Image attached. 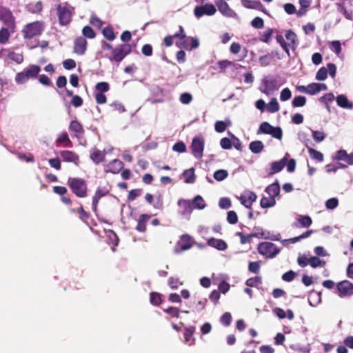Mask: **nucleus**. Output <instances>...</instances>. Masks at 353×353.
Returning <instances> with one entry per match:
<instances>
[{"label": "nucleus", "instance_id": "nucleus-29", "mask_svg": "<svg viewBox=\"0 0 353 353\" xmlns=\"http://www.w3.org/2000/svg\"><path fill=\"white\" fill-rule=\"evenodd\" d=\"M256 234H258L257 238L260 239H269L271 241H280L281 239V234L280 233H276L275 234H272L270 231L264 230L262 232H256Z\"/></svg>", "mask_w": 353, "mask_h": 353}, {"label": "nucleus", "instance_id": "nucleus-20", "mask_svg": "<svg viewBox=\"0 0 353 353\" xmlns=\"http://www.w3.org/2000/svg\"><path fill=\"white\" fill-rule=\"evenodd\" d=\"M208 245L214 248L219 251H224L228 249L227 243L220 239H216L214 237L209 238L207 241Z\"/></svg>", "mask_w": 353, "mask_h": 353}, {"label": "nucleus", "instance_id": "nucleus-13", "mask_svg": "<svg viewBox=\"0 0 353 353\" xmlns=\"http://www.w3.org/2000/svg\"><path fill=\"white\" fill-rule=\"evenodd\" d=\"M188 39L182 41H175V45L179 48H184L186 50H192L199 46V41L196 37H188Z\"/></svg>", "mask_w": 353, "mask_h": 353}, {"label": "nucleus", "instance_id": "nucleus-43", "mask_svg": "<svg viewBox=\"0 0 353 353\" xmlns=\"http://www.w3.org/2000/svg\"><path fill=\"white\" fill-rule=\"evenodd\" d=\"M218 65H219V68H220L221 71V72H224L225 70L228 68V67H230V66H233V67H235V68H238V67H241L240 65L239 64H236L234 63V62L232 61H228V60H223V61H220L217 63Z\"/></svg>", "mask_w": 353, "mask_h": 353}, {"label": "nucleus", "instance_id": "nucleus-15", "mask_svg": "<svg viewBox=\"0 0 353 353\" xmlns=\"http://www.w3.org/2000/svg\"><path fill=\"white\" fill-rule=\"evenodd\" d=\"M192 246L191 236L188 234H183L174 248V252L179 253L188 250L191 248Z\"/></svg>", "mask_w": 353, "mask_h": 353}, {"label": "nucleus", "instance_id": "nucleus-22", "mask_svg": "<svg viewBox=\"0 0 353 353\" xmlns=\"http://www.w3.org/2000/svg\"><path fill=\"white\" fill-rule=\"evenodd\" d=\"M60 156L63 159V161L65 162H72L76 165L79 163V157L72 151L63 150L60 152Z\"/></svg>", "mask_w": 353, "mask_h": 353}, {"label": "nucleus", "instance_id": "nucleus-27", "mask_svg": "<svg viewBox=\"0 0 353 353\" xmlns=\"http://www.w3.org/2000/svg\"><path fill=\"white\" fill-rule=\"evenodd\" d=\"M241 2L243 7L248 9H254L256 10L263 9V5L260 1L241 0Z\"/></svg>", "mask_w": 353, "mask_h": 353}, {"label": "nucleus", "instance_id": "nucleus-55", "mask_svg": "<svg viewBox=\"0 0 353 353\" xmlns=\"http://www.w3.org/2000/svg\"><path fill=\"white\" fill-rule=\"evenodd\" d=\"M232 319L231 314L230 312H225L220 318V323L223 325L228 327L231 324Z\"/></svg>", "mask_w": 353, "mask_h": 353}, {"label": "nucleus", "instance_id": "nucleus-44", "mask_svg": "<svg viewBox=\"0 0 353 353\" xmlns=\"http://www.w3.org/2000/svg\"><path fill=\"white\" fill-rule=\"evenodd\" d=\"M213 176L217 181H222L228 176V172L226 170L220 169L214 172Z\"/></svg>", "mask_w": 353, "mask_h": 353}, {"label": "nucleus", "instance_id": "nucleus-21", "mask_svg": "<svg viewBox=\"0 0 353 353\" xmlns=\"http://www.w3.org/2000/svg\"><path fill=\"white\" fill-rule=\"evenodd\" d=\"M123 168V163L119 159H114L105 166V172L113 174L119 173Z\"/></svg>", "mask_w": 353, "mask_h": 353}, {"label": "nucleus", "instance_id": "nucleus-26", "mask_svg": "<svg viewBox=\"0 0 353 353\" xmlns=\"http://www.w3.org/2000/svg\"><path fill=\"white\" fill-rule=\"evenodd\" d=\"M321 292L312 290L309 294L308 302L312 307H316L321 303Z\"/></svg>", "mask_w": 353, "mask_h": 353}, {"label": "nucleus", "instance_id": "nucleus-18", "mask_svg": "<svg viewBox=\"0 0 353 353\" xmlns=\"http://www.w3.org/2000/svg\"><path fill=\"white\" fill-rule=\"evenodd\" d=\"M87 49V41L83 37H78L74 42V52L79 55L84 54Z\"/></svg>", "mask_w": 353, "mask_h": 353}, {"label": "nucleus", "instance_id": "nucleus-45", "mask_svg": "<svg viewBox=\"0 0 353 353\" xmlns=\"http://www.w3.org/2000/svg\"><path fill=\"white\" fill-rule=\"evenodd\" d=\"M8 58L11 61L16 62L18 64H20L23 61V54L20 53H17L13 51L10 52L8 54Z\"/></svg>", "mask_w": 353, "mask_h": 353}, {"label": "nucleus", "instance_id": "nucleus-6", "mask_svg": "<svg viewBox=\"0 0 353 353\" xmlns=\"http://www.w3.org/2000/svg\"><path fill=\"white\" fill-rule=\"evenodd\" d=\"M132 51L131 46L128 43L120 44L112 50L110 61L120 63Z\"/></svg>", "mask_w": 353, "mask_h": 353}, {"label": "nucleus", "instance_id": "nucleus-62", "mask_svg": "<svg viewBox=\"0 0 353 353\" xmlns=\"http://www.w3.org/2000/svg\"><path fill=\"white\" fill-rule=\"evenodd\" d=\"M298 221L303 228L310 227L312 223V219L309 216H301L298 219Z\"/></svg>", "mask_w": 353, "mask_h": 353}, {"label": "nucleus", "instance_id": "nucleus-5", "mask_svg": "<svg viewBox=\"0 0 353 353\" xmlns=\"http://www.w3.org/2000/svg\"><path fill=\"white\" fill-rule=\"evenodd\" d=\"M257 250L260 254L269 259L274 258L281 251L274 243L268 241L259 243Z\"/></svg>", "mask_w": 353, "mask_h": 353}, {"label": "nucleus", "instance_id": "nucleus-2", "mask_svg": "<svg viewBox=\"0 0 353 353\" xmlns=\"http://www.w3.org/2000/svg\"><path fill=\"white\" fill-rule=\"evenodd\" d=\"M41 71V68L37 65H30L23 71L18 72L15 77V81L18 85L26 83L30 79L37 78Z\"/></svg>", "mask_w": 353, "mask_h": 353}, {"label": "nucleus", "instance_id": "nucleus-49", "mask_svg": "<svg viewBox=\"0 0 353 353\" xmlns=\"http://www.w3.org/2000/svg\"><path fill=\"white\" fill-rule=\"evenodd\" d=\"M102 34L109 41H113L116 37L111 26L104 28L102 30Z\"/></svg>", "mask_w": 353, "mask_h": 353}, {"label": "nucleus", "instance_id": "nucleus-17", "mask_svg": "<svg viewBox=\"0 0 353 353\" xmlns=\"http://www.w3.org/2000/svg\"><path fill=\"white\" fill-rule=\"evenodd\" d=\"M177 205L179 207V213L184 216L190 217L192 212V206L190 200L180 199Z\"/></svg>", "mask_w": 353, "mask_h": 353}, {"label": "nucleus", "instance_id": "nucleus-9", "mask_svg": "<svg viewBox=\"0 0 353 353\" xmlns=\"http://www.w3.org/2000/svg\"><path fill=\"white\" fill-rule=\"evenodd\" d=\"M43 28L41 23L35 21L26 25L23 30V33L25 39H32L34 37L41 34Z\"/></svg>", "mask_w": 353, "mask_h": 353}, {"label": "nucleus", "instance_id": "nucleus-48", "mask_svg": "<svg viewBox=\"0 0 353 353\" xmlns=\"http://www.w3.org/2000/svg\"><path fill=\"white\" fill-rule=\"evenodd\" d=\"M276 42L279 43L281 47L283 49V50L287 53V54L290 56L289 45L285 42L283 37L281 34H277L276 36Z\"/></svg>", "mask_w": 353, "mask_h": 353}, {"label": "nucleus", "instance_id": "nucleus-52", "mask_svg": "<svg viewBox=\"0 0 353 353\" xmlns=\"http://www.w3.org/2000/svg\"><path fill=\"white\" fill-rule=\"evenodd\" d=\"M313 139L317 142H322L325 138V134L323 131L313 130L310 129Z\"/></svg>", "mask_w": 353, "mask_h": 353}, {"label": "nucleus", "instance_id": "nucleus-47", "mask_svg": "<svg viewBox=\"0 0 353 353\" xmlns=\"http://www.w3.org/2000/svg\"><path fill=\"white\" fill-rule=\"evenodd\" d=\"M269 112L274 113L279 110V104L276 98H272L267 105Z\"/></svg>", "mask_w": 353, "mask_h": 353}, {"label": "nucleus", "instance_id": "nucleus-19", "mask_svg": "<svg viewBox=\"0 0 353 353\" xmlns=\"http://www.w3.org/2000/svg\"><path fill=\"white\" fill-rule=\"evenodd\" d=\"M195 330L196 327L194 325L184 327V343L188 344L189 346H192L195 343V338L193 337Z\"/></svg>", "mask_w": 353, "mask_h": 353}, {"label": "nucleus", "instance_id": "nucleus-38", "mask_svg": "<svg viewBox=\"0 0 353 353\" xmlns=\"http://www.w3.org/2000/svg\"><path fill=\"white\" fill-rule=\"evenodd\" d=\"M236 235L240 237V242L241 244L250 243L253 237H258L256 232H253L250 234L245 235L242 232H238L236 233Z\"/></svg>", "mask_w": 353, "mask_h": 353}, {"label": "nucleus", "instance_id": "nucleus-60", "mask_svg": "<svg viewBox=\"0 0 353 353\" xmlns=\"http://www.w3.org/2000/svg\"><path fill=\"white\" fill-rule=\"evenodd\" d=\"M108 243H112L114 246L118 245L119 239L117 234L113 230H109L108 233Z\"/></svg>", "mask_w": 353, "mask_h": 353}, {"label": "nucleus", "instance_id": "nucleus-61", "mask_svg": "<svg viewBox=\"0 0 353 353\" xmlns=\"http://www.w3.org/2000/svg\"><path fill=\"white\" fill-rule=\"evenodd\" d=\"M241 203L245 207L248 209L251 210L252 209V203L248 200V194H246V192H245L243 194H241V196L239 198Z\"/></svg>", "mask_w": 353, "mask_h": 353}, {"label": "nucleus", "instance_id": "nucleus-54", "mask_svg": "<svg viewBox=\"0 0 353 353\" xmlns=\"http://www.w3.org/2000/svg\"><path fill=\"white\" fill-rule=\"evenodd\" d=\"M174 37L176 39H178L176 41H185L186 39H188V37L186 36V34L185 32L184 28L182 26H179V30L174 34Z\"/></svg>", "mask_w": 353, "mask_h": 353}, {"label": "nucleus", "instance_id": "nucleus-42", "mask_svg": "<svg viewBox=\"0 0 353 353\" xmlns=\"http://www.w3.org/2000/svg\"><path fill=\"white\" fill-rule=\"evenodd\" d=\"M161 294L158 292H152L150 294V302L153 305H159L161 303Z\"/></svg>", "mask_w": 353, "mask_h": 353}, {"label": "nucleus", "instance_id": "nucleus-36", "mask_svg": "<svg viewBox=\"0 0 353 353\" xmlns=\"http://www.w3.org/2000/svg\"><path fill=\"white\" fill-rule=\"evenodd\" d=\"M272 130H274V126L270 125L267 121H263L260 124L256 133H257V134H270L271 133Z\"/></svg>", "mask_w": 353, "mask_h": 353}, {"label": "nucleus", "instance_id": "nucleus-31", "mask_svg": "<svg viewBox=\"0 0 353 353\" xmlns=\"http://www.w3.org/2000/svg\"><path fill=\"white\" fill-rule=\"evenodd\" d=\"M90 159L96 164H99L105 161V152L99 150L94 149L90 154Z\"/></svg>", "mask_w": 353, "mask_h": 353}, {"label": "nucleus", "instance_id": "nucleus-40", "mask_svg": "<svg viewBox=\"0 0 353 353\" xmlns=\"http://www.w3.org/2000/svg\"><path fill=\"white\" fill-rule=\"evenodd\" d=\"M262 283L261 276H254L249 278L245 281V285L251 288H258Z\"/></svg>", "mask_w": 353, "mask_h": 353}, {"label": "nucleus", "instance_id": "nucleus-57", "mask_svg": "<svg viewBox=\"0 0 353 353\" xmlns=\"http://www.w3.org/2000/svg\"><path fill=\"white\" fill-rule=\"evenodd\" d=\"M327 77V70L325 67H321L317 71L315 79L318 81H324Z\"/></svg>", "mask_w": 353, "mask_h": 353}, {"label": "nucleus", "instance_id": "nucleus-1", "mask_svg": "<svg viewBox=\"0 0 353 353\" xmlns=\"http://www.w3.org/2000/svg\"><path fill=\"white\" fill-rule=\"evenodd\" d=\"M68 185L72 192L79 198H84L88 195V186L85 180L81 178L70 177Z\"/></svg>", "mask_w": 353, "mask_h": 353}, {"label": "nucleus", "instance_id": "nucleus-30", "mask_svg": "<svg viewBox=\"0 0 353 353\" xmlns=\"http://www.w3.org/2000/svg\"><path fill=\"white\" fill-rule=\"evenodd\" d=\"M69 130L76 134V136L81 135L84 133L82 125L77 120H72L69 125Z\"/></svg>", "mask_w": 353, "mask_h": 353}, {"label": "nucleus", "instance_id": "nucleus-12", "mask_svg": "<svg viewBox=\"0 0 353 353\" xmlns=\"http://www.w3.org/2000/svg\"><path fill=\"white\" fill-rule=\"evenodd\" d=\"M263 90L262 92L266 94H269L271 92L276 90L279 88V84L276 78L274 77H265L262 81Z\"/></svg>", "mask_w": 353, "mask_h": 353}, {"label": "nucleus", "instance_id": "nucleus-37", "mask_svg": "<svg viewBox=\"0 0 353 353\" xmlns=\"http://www.w3.org/2000/svg\"><path fill=\"white\" fill-rule=\"evenodd\" d=\"M163 312L170 314L172 317L179 318L180 312L188 314V310H180L178 307H168V308L163 309Z\"/></svg>", "mask_w": 353, "mask_h": 353}, {"label": "nucleus", "instance_id": "nucleus-4", "mask_svg": "<svg viewBox=\"0 0 353 353\" xmlns=\"http://www.w3.org/2000/svg\"><path fill=\"white\" fill-rule=\"evenodd\" d=\"M205 146V138L203 135L199 134L193 137L190 149L191 154L196 159H201L203 156Z\"/></svg>", "mask_w": 353, "mask_h": 353}, {"label": "nucleus", "instance_id": "nucleus-24", "mask_svg": "<svg viewBox=\"0 0 353 353\" xmlns=\"http://www.w3.org/2000/svg\"><path fill=\"white\" fill-rule=\"evenodd\" d=\"M337 105L344 109L352 110L353 103L350 101L345 94H339L336 98Z\"/></svg>", "mask_w": 353, "mask_h": 353}, {"label": "nucleus", "instance_id": "nucleus-7", "mask_svg": "<svg viewBox=\"0 0 353 353\" xmlns=\"http://www.w3.org/2000/svg\"><path fill=\"white\" fill-rule=\"evenodd\" d=\"M0 21L3 23V26L8 29H15V18L12 12L7 8L0 6Z\"/></svg>", "mask_w": 353, "mask_h": 353}, {"label": "nucleus", "instance_id": "nucleus-41", "mask_svg": "<svg viewBox=\"0 0 353 353\" xmlns=\"http://www.w3.org/2000/svg\"><path fill=\"white\" fill-rule=\"evenodd\" d=\"M309 264L313 268L324 267L326 264L325 261L321 260L318 256H311L309 259Z\"/></svg>", "mask_w": 353, "mask_h": 353}, {"label": "nucleus", "instance_id": "nucleus-8", "mask_svg": "<svg viewBox=\"0 0 353 353\" xmlns=\"http://www.w3.org/2000/svg\"><path fill=\"white\" fill-rule=\"evenodd\" d=\"M289 157L290 154L287 152L281 160L272 162L270 164V168H265V172L266 173L265 176H272L274 174L280 172L285 168Z\"/></svg>", "mask_w": 353, "mask_h": 353}, {"label": "nucleus", "instance_id": "nucleus-28", "mask_svg": "<svg viewBox=\"0 0 353 353\" xmlns=\"http://www.w3.org/2000/svg\"><path fill=\"white\" fill-rule=\"evenodd\" d=\"M15 32V29L11 30L6 27L0 29V43L5 44L8 42L11 34Z\"/></svg>", "mask_w": 353, "mask_h": 353}, {"label": "nucleus", "instance_id": "nucleus-59", "mask_svg": "<svg viewBox=\"0 0 353 353\" xmlns=\"http://www.w3.org/2000/svg\"><path fill=\"white\" fill-rule=\"evenodd\" d=\"M187 150L186 145L182 141L176 142L172 146V150L179 153L185 152Z\"/></svg>", "mask_w": 353, "mask_h": 353}, {"label": "nucleus", "instance_id": "nucleus-56", "mask_svg": "<svg viewBox=\"0 0 353 353\" xmlns=\"http://www.w3.org/2000/svg\"><path fill=\"white\" fill-rule=\"evenodd\" d=\"M272 60V55L270 53H268L263 56H261L259 58V61L261 66L265 67L270 64Z\"/></svg>", "mask_w": 353, "mask_h": 353}, {"label": "nucleus", "instance_id": "nucleus-64", "mask_svg": "<svg viewBox=\"0 0 353 353\" xmlns=\"http://www.w3.org/2000/svg\"><path fill=\"white\" fill-rule=\"evenodd\" d=\"M82 33L85 37H87L88 39H94L96 36V34L93 29L88 26L83 27L82 30Z\"/></svg>", "mask_w": 353, "mask_h": 353}, {"label": "nucleus", "instance_id": "nucleus-46", "mask_svg": "<svg viewBox=\"0 0 353 353\" xmlns=\"http://www.w3.org/2000/svg\"><path fill=\"white\" fill-rule=\"evenodd\" d=\"M308 152L312 159H315L319 162L323 161V155L321 152L317 151L312 148H308Z\"/></svg>", "mask_w": 353, "mask_h": 353}, {"label": "nucleus", "instance_id": "nucleus-51", "mask_svg": "<svg viewBox=\"0 0 353 353\" xmlns=\"http://www.w3.org/2000/svg\"><path fill=\"white\" fill-rule=\"evenodd\" d=\"M306 103V98L304 96H297L292 101V105L296 107H303Z\"/></svg>", "mask_w": 353, "mask_h": 353}, {"label": "nucleus", "instance_id": "nucleus-10", "mask_svg": "<svg viewBox=\"0 0 353 353\" xmlns=\"http://www.w3.org/2000/svg\"><path fill=\"white\" fill-rule=\"evenodd\" d=\"M336 289L341 298L353 295V283L347 280L338 283Z\"/></svg>", "mask_w": 353, "mask_h": 353}, {"label": "nucleus", "instance_id": "nucleus-32", "mask_svg": "<svg viewBox=\"0 0 353 353\" xmlns=\"http://www.w3.org/2000/svg\"><path fill=\"white\" fill-rule=\"evenodd\" d=\"M192 209L203 210L206 207V203L201 195H196L191 201Z\"/></svg>", "mask_w": 353, "mask_h": 353}, {"label": "nucleus", "instance_id": "nucleus-14", "mask_svg": "<svg viewBox=\"0 0 353 353\" xmlns=\"http://www.w3.org/2000/svg\"><path fill=\"white\" fill-rule=\"evenodd\" d=\"M216 5L219 11L227 17L237 18V14L229 6L228 3L223 0H218Z\"/></svg>", "mask_w": 353, "mask_h": 353}, {"label": "nucleus", "instance_id": "nucleus-11", "mask_svg": "<svg viewBox=\"0 0 353 353\" xmlns=\"http://www.w3.org/2000/svg\"><path fill=\"white\" fill-rule=\"evenodd\" d=\"M216 10L214 5L207 3L204 6H197L194 9V14L197 19L204 15L212 16L215 14Z\"/></svg>", "mask_w": 353, "mask_h": 353}, {"label": "nucleus", "instance_id": "nucleus-3", "mask_svg": "<svg viewBox=\"0 0 353 353\" xmlns=\"http://www.w3.org/2000/svg\"><path fill=\"white\" fill-rule=\"evenodd\" d=\"M59 23L61 26H68L71 20L73 8L68 3H59L57 7Z\"/></svg>", "mask_w": 353, "mask_h": 353}, {"label": "nucleus", "instance_id": "nucleus-23", "mask_svg": "<svg viewBox=\"0 0 353 353\" xmlns=\"http://www.w3.org/2000/svg\"><path fill=\"white\" fill-rule=\"evenodd\" d=\"M280 191V185L278 180H276L273 183L269 185L265 189V192L271 198H274V199L279 195Z\"/></svg>", "mask_w": 353, "mask_h": 353}, {"label": "nucleus", "instance_id": "nucleus-50", "mask_svg": "<svg viewBox=\"0 0 353 353\" xmlns=\"http://www.w3.org/2000/svg\"><path fill=\"white\" fill-rule=\"evenodd\" d=\"M334 98L335 97H334V94L332 92H330V93L325 94L323 97H321L319 99V101L321 103H325L327 110L330 111V106L328 105V103L333 101L334 100Z\"/></svg>", "mask_w": 353, "mask_h": 353}, {"label": "nucleus", "instance_id": "nucleus-35", "mask_svg": "<svg viewBox=\"0 0 353 353\" xmlns=\"http://www.w3.org/2000/svg\"><path fill=\"white\" fill-rule=\"evenodd\" d=\"M183 176L185 177V182L186 183H194L195 182L196 176L194 174V168H191L185 170L182 173Z\"/></svg>", "mask_w": 353, "mask_h": 353}, {"label": "nucleus", "instance_id": "nucleus-25", "mask_svg": "<svg viewBox=\"0 0 353 353\" xmlns=\"http://www.w3.org/2000/svg\"><path fill=\"white\" fill-rule=\"evenodd\" d=\"M285 37L286 39L290 41V43H288L289 47L290 46L291 48L293 50H294L299 45L297 36L295 34V32L294 31H292V30H288L285 31Z\"/></svg>", "mask_w": 353, "mask_h": 353}, {"label": "nucleus", "instance_id": "nucleus-63", "mask_svg": "<svg viewBox=\"0 0 353 353\" xmlns=\"http://www.w3.org/2000/svg\"><path fill=\"white\" fill-rule=\"evenodd\" d=\"M232 205L231 201L228 197H222L219 199V206L221 209L228 210Z\"/></svg>", "mask_w": 353, "mask_h": 353}, {"label": "nucleus", "instance_id": "nucleus-58", "mask_svg": "<svg viewBox=\"0 0 353 353\" xmlns=\"http://www.w3.org/2000/svg\"><path fill=\"white\" fill-rule=\"evenodd\" d=\"M97 92L104 93L110 90V85L108 82H99L95 85Z\"/></svg>", "mask_w": 353, "mask_h": 353}, {"label": "nucleus", "instance_id": "nucleus-33", "mask_svg": "<svg viewBox=\"0 0 353 353\" xmlns=\"http://www.w3.org/2000/svg\"><path fill=\"white\" fill-rule=\"evenodd\" d=\"M150 216L146 214H143L140 216L136 229L140 232H143L146 230V222L150 219Z\"/></svg>", "mask_w": 353, "mask_h": 353}, {"label": "nucleus", "instance_id": "nucleus-34", "mask_svg": "<svg viewBox=\"0 0 353 353\" xmlns=\"http://www.w3.org/2000/svg\"><path fill=\"white\" fill-rule=\"evenodd\" d=\"M264 148V145L261 141H253L249 144V149L254 154L261 153Z\"/></svg>", "mask_w": 353, "mask_h": 353}, {"label": "nucleus", "instance_id": "nucleus-16", "mask_svg": "<svg viewBox=\"0 0 353 353\" xmlns=\"http://www.w3.org/2000/svg\"><path fill=\"white\" fill-rule=\"evenodd\" d=\"M333 161H343L347 165H353V152L348 154L345 150L340 149L332 157Z\"/></svg>", "mask_w": 353, "mask_h": 353}, {"label": "nucleus", "instance_id": "nucleus-39", "mask_svg": "<svg viewBox=\"0 0 353 353\" xmlns=\"http://www.w3.org/2000/svg\"><path fill=\"white\" fill-rule=\"evenodd\" d=\"M276 201L274 198L263 196L260 201V205L262 208H268L274 206Z\"/></svg>", "mask_w": 353, "mask_h": 353}, {"label": "nucleus", "instance_id": "nucleus-53", "mask_svg": "<svg viewBox=\"0 0 353 353\" xmlns=\"http://www.w3.org/2000/svg\"><path fill=\"white\" fill-rule=\"evenodd\" d=\"M208 302V299L206 298H203L199 301H198L197 303L195 305L194 307L192 309V311L194 312H200L205 310L206 304Z\"/></svg>", "mask_w": 353, "mask_h": 353}]
</instances>
